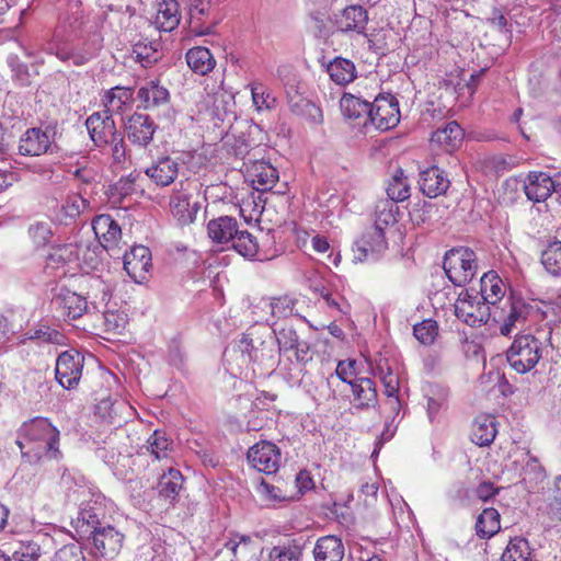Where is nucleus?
Returning <instances> with one entry per match:
<instances>
[{"label": "nucleus", "instance_id": "obj_57", "mask_svg": "<svg viewBox=\"0 0 561 561\" xmlns=\"http://www.w3.org/2000/svg\"><path fill=\"white\" fill-rule=\"evenodd\" d=\"M413 334L422 344H431L436 336V323L425 320L413 328Z\"/></svg>", "mask_w": 561, "mask_h": 561}, {"label": "nucleus", "instance_id": "obj_62", "mask_svg": "<svg viewBox=\"0 0 561 561\" xmlns=\"http://www.w3.org/2000/svg\"><path fill=\"white\" fill-rule=\"evenodd\" d=\"M294 483L295 486L297 488V492L291 493L293 495H295V499L298 497L299 495H302L306 491L312 489L313 486V481L307 471H299L296 474Z\"/></svg>", "mask_w": 561, "mask_h": 561}, {"label": "nucleus", "instance_id": "obj_59", "mask_svg": "<svg viewBox=\"0 0 561 561\" xmlns=\"http://www.w3.org/2000/svg\"><path fill=\"white\" fill-rule=\"evenodd\" d=\"M356 362L354 359L350 360H341L339 362L335 369V379H340L343 382L348 383V381H354V379H350L354 375ZM334 381V377L331 376L328 379V383L331 386Z\"/></svg>", "mask_w": 561, "mask_h": 561}, {"label": "nucleus", "instance_id": "obj_60", "mask_svg": "<svg viewBox=\"0 0 561 561\" xmlns=\"http://www.w3.org/2000/svg\"><path fill=\"white\" fill-rule=\"evenodd\" d=\"M104 324L107 332L122 333L125 329L126 319L116 312H106L104 314Z\"/></svg>", "mask_w": 561, "mask_h": 561}, {"label": "nucleus", "instance_id": "obj_52", "mask_svg": "<svg viewBox=\"0 0 561 561\" xmlns=\"http://www.w3.org/2000/svg\"><path fill=\"white\" fill-rule=\"evenodd\" d=\"M135 192V178L131 175L119 179L110 187V197L113 203L121 204L124 198L130 196Z\"/></svg>", "mask_w": 561, "mask_h": 561}, {"label": "nucleus", "instance_id": "obj_18", "mask_svg": "<svg viewBox=\"0 0 561 561\" xmlns=\"http://www.w3.org/2000/svg\"><path fill=\"white\" fill-rule=\"evenodd\" d=\"M554 178L545 172H530L524 182V191L528 199L540 203L546 201L554 190Z\"/></svg>", "mask_w": 561, "mask_h": 561}, {"label": "nucleus", "instance_id": "obj_35", "mask_svg": "<svg viewBox=\"0 0 561 561\" xmlns=\"http://www.w3.org/2000/svg\"><path fill=\"white\" fill-rule=\"evenodd\" d=\"M187 66L197 75L205 76L210 72L216 60L210 50L203 46L193 47L186 53Z\"/></svg>", "mask_w": 561, "mask_h": 561}, {"label": "nucleus", "instance_id": "obj_58", "mask_svg": "<svg viewBox=\"0 0 561 561\" xmlns=\"http://www.w3.org/2000/svg\"><path fill=\"white\" fill-rule=\"evenodd\" d=\"M30 337L33 340H38L51 344H64L65 341V336L62 333L45 325L35 329Z\"/></svg>", "mask_w": 561, "mask_h": 561}, {"label": "nucleus", "instance_id": "obj_20", "mask_svg": "<svg viewBox=\"0 0 561 561\" xmlns=\"http://www.w3.org/2000/svg\"><path fill=\"white\" fill-rule=\"evenodd\" d=\"M51 140L47 131L41 128H30L21 137L19 152L24 156H41L46 153Z\"/></svg>", "mask_w": 561, "mask_h": 561}, {"label": "nucleus", "instance_id": "obj_48", "mask_svg": "<svg viewBox=\"0 0 561 561\" xmlns=\"http://www.w3.org/2000/svg\"><path fill=\"white\" fill-rule=\"evenodd\" d=\"M244 260L250 262H266L279 256L278 248H230Z\"/></svg>", "mask_w": 561, "mask_h": 561}, {"label": "nucleus", "instance_id": "obj_8", "mask_svg": "<svg viewBox=\"0 0 561 561\" xmlns=\"http://www.w3.org/2000/svg\"><path fill=\"white\" fill-rule=\"evenodd\" d=\"M398 211L399 207L394 202L389 199L378 202L375 210V224L363 234V242L375 245L387 242L385 229L396 224Z\"/></svg>", "mask_w": 561, "mask_h": 561}, {"label": "nucleus", "instance_id": "obj_2", "mask_svg": "<svg viewBox=\"0 0 561 561\" xmlns=\"http://www.w3.org/2000/svg\"><path fill=\"white\" fill-rule=\"evenodd\" d=\"M550 335L551 329L548 330L545 340L536 336L534 331L516 334L506 352L511 367L518 374H526L535 368L542 357L545 344L550 340Z\"/></svg>", "mask_w": 561, "mask_h": 561}, {"label": "nucleus", "instance_id": "obj_56", "mask_svg": "<svg viewBox=\"0 0 561 561\" xmlns=\"http://www.w3.org/2000/svg\"><path fill=\"white\" fill-rule=\"evenodd\" d=\"M541 263L552 275H561V248H546L541 253Z\"/></svg>", "mask_w": 561, "mask_h": 561}, {"label": "nucleus", "instance_id": "obj_55", "mask_svg": "<svg viewBox=\"0 0 561 561\" xmlns=\"http://www.w3.org/2000/svg\"><path fill=\"white\" fill-rule=\"evenodd\" d=\"M28 234L35 245H45L46 243L51 242V225L46 221L32 224L28 228Z\"/></svg>", "mask_w": 561, "mask_h": 561}, {"label": "nucleus", "instance_id": "obj_54", "mask_svg": "<svg viewBox=\"0 0 561 561\" xmlns=\"http://www.w3.org/2000/svg\"><path fill=\"white\" fill-rule=\"evenodd\" d=\"M279 351H291L300 342L299 336L290 325H285L278 330L274 329Z\"/></svg>", "mask_w": 561, "mask_h": 561}, {"label": "nucleus", "instance_id": "obj_16", "mask_svg": "<svg viewBox=\"0 0 561 561\" xmlns=\"http://www.w3.org/2000/svg\"><path fill=\"white\" fill-rule=\"evenodd\" d=\"M419 185L425 196L435 198L447 192L450 181L444 170L433 165L420 173Z\"/></svg>", "mask_w": 561, "mask_h": 561}, {"label": "nucleus", "instance_id": "obj_47", "mask_svg": "<svg viewBox=\"0 0 561 561\" xmlns=\"http://www.w3.org/2000/svg\"><path fill=\"white\" fill-rule=\"evenodd\" d=\"M530 557V548L528 541L524 538L516 537L511 539L506 549L502 553V561H528Z\"/></svg>", "mask_w": 561, "mask_h": 561}, {"label": "nucleus", "instance_id": "obj_33", "mask_svg": "<svg viewBox=\"0 0 561 561\" xmlns=\"http://www.w3.org/2000/svg\"><path fill=\"white\" fill-rule=\"evenodd\" d=\"M497 434L496 421L492 415L478 416L471 430V440L478 446H489Z\"/></svg>", "mask_w": 561, "mask_h": 561}, {"label": "nucleus", "instance_id": "obj_51", "mask_svg": "<svg viewBox=\"0 0 561 561\" xmlns=\"http://www.w3.org/2000/svg\"><path fill=\"white\" fill-rule=\"evenodd\" d=\"M41 554L39 545L35 541L28 540L21 541L10 558L11 561H37Z\"/></svg>", "mask_w": 561, "mask_h": 561}, {"label": "nucleus", "instance_id": "obj_50", "mask_svg": "<svg viewBox=\"0 0 561 561\" xmlns=\"http://www.w3.org/2000/svg\"><path fill=\"white\" fill-rule=\"evenodd\" d=\"M346 256H350L353 263H375L383 255V248H346Z\"/></svg>", "mask_w": 561, "mask_h": 561}, {"label": "nucleus", "instance_id": "obj_41", "mask_svg": "<svg viewBox=\"0 0 561 561\" xmlns=\"http://www.w3.org/2000/svg\"><path fill=\"white\" fill-rule=\"evenodd\" d=\"M388 199L394 203L410 197V183L402 169H397L387 185Z\"/></svg>", "mask_w": 561, "mask_h": 561}, {"label": "nucleus", "instance_id": "obj_61", "mask_svg": "<svg viewBox=\"0 0 561 561\" xmlns=\"http://www.w3.org/2000/svg\"><path fill=\"white\" fill-rule=\"evenodd\" d=\"M554 484L556 491L553 499L549 503V513L554 519L561 522V476L556 478Z\"/></svg>", "mask_w": 561, "mask_h": 561}, {"label": "nucleus", "instance_id": "obj_45", "mask_svg": "<svg viewBox=\"0 0 561 561\" xmlns=\"http://www.w3.org/2000/svg\"><path fill=\"white\" fill-rule=\"evenodd\" d=\"M296 304L297 299L288 295L271 298L265 301L272 318L277 320L293 316Z\"/></svg>", "mask_w": 561, "mask_h": 561}, {"label": "nucleus", "instance_id": "obj_38", "mask_svg": "<svg viewBox=\"0 0 561 561\" xmlns=\"http://www.w3.org/2000/svg\"><path fill=\"white\" fill-rule=\"evenodd\" d=\"M376 369L377 375L379 376L383 385L385 393L389 398V403L391 408L394 410L400 404L399 399L397 397V392L399 390V378L392 371L387 362H385L383 364L379 363Z\"/></svg>", "mask_w": 561, "mask_h": 561}, {"label": "nucleus", "instance_id": "obj_63", "mask_svg": "<svg viewBox=\"0 0 561 561\" xmlns=\"http://www.w3.org/2000/svg\"><path fill=\"white\" fill-rule=\"evenodd\" d=\"M260 490L273 500L285 501L295 499V495L283 493L278 486L272 485L265 481H262L260 484Z\"/></svg>", "mask_w": 561, "mask_h": 561}, {"label": "nucleus", "instance_id": "obj_1", "mask_svg": "<svg viewBox=\"0 0 561 561\" xmlns=\"http://www.w3.org/2000/svg\"><path fill=\"white\" fill-rule=\"evenodd\" d=\"M493 320L500 324V333L511 336L513 333H527L541 318L540 310L522 298L510 297L501 307L493 309Z\"/></svg>", "mask_w": 561, "mask_h": 561}, {"label": "nucleus", "instance_id": "obj_39", "mask_svg": "<svg viewBox=\"0 0 561 561\" xmlns=\"http://www.w3.org/2000/svg\"><path fill=\"white\" fill-rule=\"evenodd\" d=\"M304 548L297 540H289L271 548L267 561H302Z\"/></svg>", "mask_w": 561, "mask_h": 561}, {"label": "nucleus", "instance_id": "obj_13", "mask_svg": "<svg viewBox=\"0 0 561 561\" xmlns=\"http://www.w3.org/2000/svg\"><path fill=\"white\" fill-rule=\"evenodd\" d=\"M124 270L136 283H142L152 267L150 248H129L123 255Z\"/></svg>", "mask_w": 561, "mask_h": 561}, {"label": "nucleus", "instance_id": "obj_49", "mask_svg": "<svg viewBox=\"0 0 561 561\" xmlns=\"http://www.w3.org/2000/svg\"><path fill=\"white\" fill-rule=\"evenodd\" d=\"M252 101L257 111L272 110L276 106L277 100L271 91L262 83L251 84Z\"/></svg>", "mask_w": 561, "mask_h": 561}, {"label": "nucleus", "instance_id": "obj_10", "mask_svg": "<svg viewBox=\"0 0 561 561\" xmlns=\"http://www.w3.org/2000/svg\"><path fill=\"white\" fill-rule=\"evenodd\" d=\"M247 458L250 465L257 471L273 474L279 468L282 455L275 444L262 440L248 450Z\"/></svg>", "mask_w": 561, "mask_h": 561}, {"label": "nucleus", "instance_id": "obj_64", "mask_svg": "<svg viewBox=\"0 0 561 561\" xmlns=\"http://www.w3.org/2000/svg\"><path fill=\"white\" fill-rule=\"evenodd\" d=\"M311 242V245H330L329 241L325 237H321L320 234H310L308 231L298 230L297 231V242L306 245L308 242Z\"/></svg>", "mask_w": 561, "mask_h": 561}, {"label": "nucleus", "instance_id": "obj_24", "mask_svg": "<svg viewBox=\"0 0 561 561\" xmlns=\"http://www.w3.org/2000/svg\"><path fill=\"white\" fill-rule=\"evenodd\" d=\"M248 175L256 191L265 192L273 188L278 180V171L268 162H254L248 170Z\"/></svg>", "mask_w": 561, "mask_h": 561}, {"label": "nucleus", "instance_id": "obj_36", "mask_svg": "<svg viewBox=\"0 0 561 561\" xmlns=\"http://www.w3.org/2000/svg\"><path fill=\"white\" fill-rule=\"evenodd\" d=\"M327 71L333 82L339 85H345L357 76L356 67L350 59L336 57L329 62Z\"/></svg>", "mask_w": 561, "mask_h": 561}, {"label": "nucleus", "instance_id": "obj_43", "mask_svg": "<svg viewBox=\"0 0 561 561\" xmlns=\"http://www.w3.org/2000/svg\"><path fill=\"white\" fill-rule=\"evenodd\" d=\"M500 528L499 512L492 507L483 510L476 524L478 536L481 538H490L495 535Z\"/></svg>", "mask_w": 561, "mask_h": 561}, {"label": "nucleus", "instance_id": "obj_4", "mask_svg": "<svg viewBox=\"0 0 561 561\" xmlns=\"http://www.w3.org/2000/svg\"><path fill=\"white\" fill-rule=\"evenodd\" d=\"M209 238L216 243L238 242V245L256 244L252 233L240 230L237 219L230 216H220L207 224Z\"/></svg>", "mask_w": 561, "mask_h": 561}, {"label": "nucleus", "instance_id": "obj_27", "mask_svg": "<svg viewBox=\"0 0 561 561\" xmlns=\"http://www.w3.org/2000/svg\"><path fill=\"white\" fill-rule=\"evenodd\" d=\"M314 561H342L344 545L336 536L319 538L313 548Z\"/></svg>", "mask_w": 561, "mask_h": 561}, {"label": "nucleus", "instance_id": "obj_32", "mask_svg": "<svg viewBox=\"0 0 561 561\" xmlns=\"http://www.w3.org/2000/svg\"><path fill=\"white\" fill-rule=\"evenodd\" d=\"M176 0H163L158 4L154 24L158 30L171 32L180 23V11Z\"/></svg>", "mask_w": 561, "mask_h": 561}, {"label": "nucleus", "instance_id": "obj_46", "mask_svg": "<svg viewBox=\"0 0 561 561\" xmlns=\"http://www.w3.org/2000/svg\"><path fill=\"white\" fill-rule=\"evenodd\" d=\"M261 348L254 345L253 340L249 337V334H243L237 345L236 352H239L243 363L260 362L264 364V350L265 342L260 343Z\"/></svg>", "mask_w": 561, "mask_h": 561}, {"label": "nucleus", "instance_id": "obj_15", "mask_svg": "<svg viewBox=\"0 0 561 561\" xmlns=\"http://www.w3.org/2000/svg\"><path fill=\"white\" fill-rule=\"evenodd\" d=\"M156 133L154 122L145 114L134 113L126 123V134L129 141L140 147L150 144Z\"/></svg>", "mask_w": 561, "mask_h": 561}, {"label": "nucleus", "instance_id": "obj_11", "mask_svg": "<svg viewBox=\"0 0 561 561\" xmlns=\"http://www.w3.org/2000/svg\"><path fill=\"white\" fill-rule=\"evenodd\" d=\"M191 188L192 183H181V190L174 192L170 199L171 213L181 226L194 222L199 210V203Z\"/></svg>", "mask_w": 561, "mask_h": 561}, {"label": "nucleus", "instance_id": "obj_40", "mask_svg": "<svg viewBox=\"0 0 561 561\" xmlns=\"http://www.w3.org/2000/svg\"><path fill=\"white\" fill-rule=\"evenodd\" d=\"M183 485L182 473L173 468H169L168 472H164L158 482L159 494L165 499L174 500Z\"/></svg>", "mask_w": 561, "mask_h": 561}, {"label": "nucleus", "instance_id": "obj_7", "mask_svg": "<svg viewBox=\"0 0 561 561\" xmlns=\"http://www.w3.org/2000/svg\"><path fill=\"white\" fill-rule=\"evenodd\" d=\"M400 122L399 103L396 98L379 95L370 103L367 125L379 130H389Z\"/></svg>", "mask_w": 561, "mask_h": 561}, {"label": "nucleus", "instance_id": "obj_3", "mask_svg": "<svg viewBox=\"0 0 561 561\" xmlns=\"http://www.w3.org/2000/svg\"><path fill=\"white\" fill-rule=\"evenodd\" d=\"M444 271L454 285H466L478 272L476 253L470 248H450L444 256Z\"/></svg>", "mask_w": 561, "mask_h": 561}, {"label": "nucleus", "instance_id": "obj_26", "mask_svg": "<svg viewBox=\"0 0 561 561\" xmlns=\"http://www.w3.org/2000/svg\"><path fill=\"white\" fill-rule=\"evenodd\" d=\"M92 229L100 245L115 244L121 240V227L110 215L96 216Z\"/></svg>", "mask_w": 561, "mask_h": 561}, {"label": "nucleus", "instance_id": "obj_25", "mask_svg": "<svg viewBox=\"0 0 561 561\" xmlns=\"http://www.w3.org/2000/svg\"><path fill=\"white\" fill-rule=\"evenodd\" d=\"M146 174L159 186H168L179 174V163L171 157H162L146 169Z\"/></svg>", "mask_w": 561, "mask_h": 561}, {"label": "nucleus", "instance_id": "obj_29", "mask_svg": "<svg viewBox=\"0 0 561 561\" xmlns=\"http://www.w3.org/2000/svg\"><path fill=\"white\" fill-rule=\"evenodd\" d=\"M54 304L61 310V314L69 319L80 318L88 308L85 298L70 290H62L56 296Z\"/></svg>", "mask_w": 561, "mask_h": 561}, {"label": "nucleus", "instance_id": "obj_22", "mask_svg": "<svg viewBox=\"0 0 561 561\" xmlns=\"http://www.w3.org/2000/svg\"><path fill=\"white\" fill-rule=\"evenodd\" d=\"M368 23L367 11L360 5L345 8L336 20L337 28L343 33H364Z\"/></svg>", "mask_w": 561, "mask_h": 561}, {"label": "nucleus", "instance_id": "obj_34", "mask_svg": "<svg viewBox=\"0 0 561 561\" xmlns=\"http://www.w3.org/2000/svg\"><path fill=\"white\" fill-rule=\"evenodd\" d=\"M131 57L142 68H150L162 57L161 43L159 41L141 39L133 46Z\"/></svg>", "mask_w": 561, "mask_h": 561}, {"label": "nucleus", "instance_id": "obj_31", "mask_svg": "<svg viewBox=\"0 0 561 561\" xmlns=\"http://www.w3.org/2000/svg\"><path fill=\"white\" fill-rule=\"evenodd\" d=\"M340 107L345 118L352 121L363 119V125L367 126L370 102L362 100L352 93H344L340 101Z\"/></svg>", "mask_w": 561, "mask_h": 561}, {"label": "nucleus", "instance_id": "obj_30", "mask_svg": "<svg viewBox=\"0 0 561 561\" xmlns=\"http://www.w3.org/2000/svg\"><path fill=\"white\" fill-rule=\"evenodd\" d=\"M352 392L354 394V407L357 409H367L374 405L377 401V391L375 382L365 377L356 378L354 381H348Z\"/></svg>", "mask_w": 561, "mask_h": 561}, {"label": "nucleus", "instance_id": "obj_23", "mask_svg": "<svg viewBox=\"0 0 561 561\" xmlns=\"http://www.w3.org/2000/svg\"><path fill=\"white\" fill-rule=\"evenodd\" d=\"M462 139L463 130L460 125L457 122H449L432 134L431 142L447 152H451L460 146Z\"/></svg>", "mask_w": 561, "mask_h": 561}, {"label": "nucleus", "instance_id": "obj_53", "mask_svg": "<svg viewBox=\"0 0 561 561\" xmlns=\"http://www.w3.org/2000/svg\"><path fill=\"white\" fill-rule=\"evenodd\" d=\"M89 202L80 194L69 195L61 206V211L66 218L75 219L89 208Z\"/></svg>", "mask_w": 561, "mask_h": 561}, {"label": "nucleus", "instance_id": "obj_9", "mask_svg": "<svg viewBox=\"0 0 561 561\" xmlns=\"http://www.w3.org/2000/svg\"><path fill=\"white\" fill-rule=\"evenodd\" d=\"M91 552L104 559H114L121 551L124 535L112 526L93 527L91 531Z\"/></svg>", "mask_w": 561, "mask_h": 561}, {"label": "nucleus", "instance_id": "obj_17", "mask_svg": "<svg viewBox=\"0 0 561 561\" xmlns=\"http://www.w3.org/2000/svg\"><path fill=\"white\" fill-rule=\"evenodd\" d=\"M187 5L191 32L197 36L211 34L215 22H208L211 12L210 0H197Z\"/></svg>", "mask_w": 561, "mask_h": 561}, {"label": "nucleus", "instance_id": "obj_37", "mask_svg": "<svg viewBox=\"0 0 561 561\" xmlns=\"http://www.w3.org/2000/svg\"><path fill=\"white\" fill-rule=\"evenodd\" d=\"M173 444L167 437L165 433L154 431L141 448L142 454L151 455L156 460L168 459L172 451Z\"/></svg>", "mask_w": 561, "mask_h": 561}, {"label": "nucleus", "instance_id": "obj_6", "mask_svg": "<svg viewBox=\"0 0 561 561\" xmlns=\"http://www.w3.org/2000/svg\"><path fill=\"white\" fill-rule=\"evenodd\" d=\"M84 357L75 350L58 355L55 365V377L65 389H75L82 377Z\"/></svg>", "mask_w": 561, "mask_h": 561}, {"label": "nucleus", "instance_id": "obj_19", "mask_svg": "<svg viewBox=\"0 0 561 561\" xmlns=\"http://www.w3.org/2000/svg\"><path fill=\"white\" fill-rule=\"evenodd\" d=\"M224 548L232 556L231 561H257V545L250 536L234 534Z\"/></svg>", "mask_w": 561, "mask_h": 561}, {"label": "nucleus", "instance_id": "obj_14", "mask_svg": "<svg viewBox=\"0 0 561 561\" xmlns=\"http://www.w3.org/2000/svg\"><path fill=\"white\" fill-rule=\"evenodd\" d=\"M23 431L30 440L42 443L45 450L57 451L56 446L59 442V431L48 420L43 417L34 419L30 423L24 424Z\"/></svg>", "mask_w": 561, "mask_h": 561}, {"label": "nucleus", "instance_id": "obj_42", "mask_svg": "<svg viewBox=\"0 0 561 561\" xmlns=\"http://www.w3.org/2000/svg\"><path fill=\"white\" fill-rule=\"evenodd\" d=\"M133 100V90L129 88L115 87L104 93L102 103L104 111L113 112L122 111L126 104Z\"/></svg>", "mask_w": 561, "mask_h": 561}, {"label": "nucleus", "instance_id": "obj_28", "mask_svg": "<svg viewBox=\"0 0 561 561\" xmlns=\"http://www.w3.org/2000/svg\"><path fill=\"white\" fill-rule=\"evenodd\" d=\"M137 98L142 103L145 110H154L169 102L170 93L167 88L152 80L139 88Z\"/></svg>", "mask_w": 561, "mask_h": 561}, {"label": "nucleus", "instance_id": "obj_5", "mask_svg": "<svg viewBox=\"0 0 561 561\" xmlns=\"http://www.w3.org/2000/svg\"><path fill=\"white\" fill-rule=\"evenodd\" d=\"M456 317L470 327H480L488 322L493 310L478 295L462 290L455 302Z\"/></svg>", "mask_w": 561, "mask_h": 561}, {"label": "nucleus", "instance_id": "obj_44", "mask_svg": "<svg viewBox=\"0 0 561 561\" xmlns=\"http://www.w3.org/2000/svg\"><path fill=\"white\" fill-rule=\"evenodd\" d=\"M288 105L295 115L307 117L314 122L320 121L322 116L321 110L317 105L297 93L288 95Z\"/></svg>", "mask_w": 561, "mask_h": 561}, {"label": "nucleus", "instance_id": "obj_12", "mask_svg": "<svg viewBox=\"0 0 561 561\" xmlns=\"http://www.w3.org/2000/svg\"><path fill=\"white\" fill-rule=\"evenodd\" d=\"M85 126L91 140L98 147L113 142L119 134L108 111L93 113L87 118Z\"/></svg>", "mask_w": 561, "mask_h": 561}, {"label": "nucleus", "instance_id": "obj_21", "mask_svg": "<svg viewBox=\"0 0 561 561\" xmlns=\"http://www.w3.org/2000/svg\"><path fill=\"white\" fill-rule=\"evenodd\" d=\"M506 294V284L494 271L484 273L480 279V298L485 301L488 306H493L495 309L496 304L501 302Z\"/></svg>", "mask_w": 561, "mask_h": 561}]
</instances>
